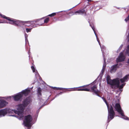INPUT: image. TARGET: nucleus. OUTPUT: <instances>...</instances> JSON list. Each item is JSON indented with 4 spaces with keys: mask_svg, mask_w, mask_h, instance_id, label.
Here are the masks:
<instances>
[{
    "mask_svg": "<svg viewBox=\"0 0 129 129\" xmlns=\"http://www.w3.org/2000/svg\"><path fill=\"white\" fill-rule=\"evenodd\" d=\"M127 33H128V36H129V29H128L127 31Z\"/></svg>",
    "mask_w": 129,
    "mask_h": 129,
    "instance_id": "2f4dec72",
    "label": "nucleus"
},
{
    "mask_svg": "<svg viewBox=\"0 0 129 129\" xmlns=\"http://www.w3.org/2000/svg\"><path fill=\"white\" fill-rule=\"evenodd\" d=\"M63 93V92H60L59 93V94H62V93Z\"/></svg>",
    "mask_w": 129,
    "mask_h": 129,
    "instance_id": "72a5a7b5",
    "label": "nucleus"
},
{
    "mask_svg": "<svg viewBox=\"0 0 129 129\" xmlns=\"http://www.w3.org/2000/svg\"><path fill=\"white\" fill-rule=\"evenodd\" d=\"M94 93H95L98 96H100V95L98 93H99L98 90L97 91L95 92Z\"/></svg>",
    "mask_w": 129,
    "mask_h": 129,
    "instance_id": "c85d7f7f",
    "label": "nucleus"
},
{
    "mask_svg": "<svg viewBox=\"0 0 129 129\" xmlns=\"http://www.w3.org/2000/svg\"><path fill=\"white\" fill-rule=\"evenodd\" d=\"M125 58V57L123 52H121L119 54V56L117 58L116 62H121L124 61Z\"/></svg>",
    "mask_w": 129,
    "mask_h": 129,
    "instance_id": "1a4fd4ad",
    "label": "nucleus"
},
{
    "mask_svg": "<svg viewBox=\"0 0 129 129\" xmlns=\"http://www.w3.org/2000/svg\"><path fill=\"white\" fill-rule=\"evenodd\" d=\"M129 20V14L128 16L124 20L126 22H127Z\"/></svg>",
    "mask_w": 129,
    "mask_h": 129,
    "instance_id": "a878e982",
    "label": "nucleus"
},
{
    "mask_svg": "<svg viewBox=\"0 0 129 129\" xmlns=\"http://www.w3.org/2000/svg\"><path fill=\"white\" fill-rule=\"evenodd\" d=\"M112 107L113 106L115 108V110L117 111L120 114H122V112L123 111L122 110L120 105L119 104L116 103L115 105L113 103L112 104Z\"/></svg>",
    "mask_w": 129,
    "mask_h": 129,
    "instance_id": "6e6552de",
    "label": "nucleus"
},
{
    "mask_svg": "<svg viewBox=\"0 0 129 129\" xmlns=\"http://www.w3.org/2000/svg\"><path fill=\"white\" fill-rule=\"evenodd\" d=\"M89 2H91L92 1L91 0H87Z\"/></svg>",
    "mask_w": 129,
    "mask_h": 129,
    "instance_id": "473e14b6",
    "label": "nucleus"
},
{
    "mask_svg": "<svg viewBox=\"0 0 129 129\" xmlns=\"http://www.w3.org/2000/svg\"><path fill=\"white\" fill-rule=\"evenodd\" d=\"M118 64H116L115 65H113L111 67V68L110 70L111 73L115 72L116 71L118 67Z\"/></svg>",
    "mask_w": 129,
    "mask_h": 129,
    "instance_id": "dca6fc26",
    "label": "nucleus"
},
{
    "mask_svg": "<svg viewBox=\"0 0 129 129\" xmlns=\"http://www.w3.org/2000/svg\"><path fill=\"white\" fill-rule=\"evenodd\" d=\"M30 92V90L26 89L24 90H23L20 93L21 94H22V96H23V95H24L25 96H26Z\"/></svg>",
    "mask_w": 129,
    "mask_h": 129,
    "instance_id": "2eb2a0df",
    "label": "nucleus"
},
{
    "mask_svg": "<svg viewBox=\"0 0 129 129\" xmlns=\"http://www.w3.org/2000/svg\"><path fill=\"white\" fill-rule=\"evenodd\" d=\"M26 31L27 32H30L31 31V29L26 28Z\"/></svg>",
    "mask_w": 129,
    "mask_h": 129,
    "instance_id": "bb28decb",
    "label": "nucleus"
},
{
    "mask_svg": "<svg viewBox=\"0 0 129 129\" xmlns=\"http://www.w3.org/2000/svg\"><path fill=\"white\" fill-rule=\"evenodd\" d=\"M87 11V9H85V8H84L81 9L77 10L74 13L73 12H71L69 13V14H70L71 13H73V15H83L84 14L85 15H86Z\"/></svg>",
    "mask_w": 129,
    "mask_h": 129,
    "instance_id": "423d86ee",
    "label": "nucleus"
},
{
    "mask_svg": "<svg viewBox=\"0 0 129 129\" xmlns=\"http://www.w3.org/2000/svg\"><path fill=\"white\" fill-rule=\"evenodd\" d=\"M41 90L40 87H39L38 88L37 92L38 95H42L41 93Z\"/></svg>",
    "mask_w": 129,
    "mask_h": 129,
    "instance_id": "aec40b11",
    "label": "nucleus"
},
{
    "mask_svg": "<svg viewBox=\"0 0 129 129\" xmlns=\"http://www.w3.org/2000/svg\"><path fill=\"white\" fill-rule=\"evenodd\" d=\"M123 46V44H121L120 46V47H119L118 49V51H120V50H121V48H122V47Z\"/></svg>",
    "mask_w": 129,
    "mask_h": 129,
    "instance_id": "cd10ccee",
    "label": "nucleus"
},
{
    "mask_svg": "<svg viewBox=\"0 0 129 129\" xmlns=\"http://www.w3.org/2000/svg\"><path fill=\"white\" fill-rule=\"evenodd\" d=\"M118 78L112 80L110 79V76L108 75L107 77V81L108 84L111 85V87L112 88L115 89V86H114V84L116 83H118V81L117 80Z\"/></svg>",
    "mask_w": 129,
    "mask_h": 129,
    "instance_id": "7ed1b4c3",
    "label": "nucleus"
},
{
    "mask_svg": "<svg viewBox=\"0 0 129 129\" xmlns=\"http://www.w3.org/2000/svg\"><path fill=\"white\" fill-rule=\"evenodd\" d=\"M126 53L129 55V44L127 46V49L126 50ZM128 63H129V58L128 60Z\"/></svg>",
    "mask_w": 129,
    "mask_h": 129,
    "instance_id": "6ab92c4d",
    "label": "nucleus"
},
{
    "mask_svg": "<svg viewBox=\"0 0 129 129\" xmlns=\"http://www.w3.org/2000/svg\"><path fill=\"white\" fill-rule=\"evenodd\" d=\"M32 102V100L30 97L26 98L22 102V104L26 107Z\"/></svg>",
    "mask_w": 129,
    "mask_h": 129,
    "instance_id": "9b49d317",
    "label": "nucleus"
},
{
    "mask_svg": "<svg viewBox=\"0 0 129 129\" xmlns=\"http://www.w3.org/2000/svg\"><path fill=\"white\" fill-rule=\"evenodd\" d=\"M128 78V75H126L123 78L121 79H120V80L122 83L124 82Z\"/></svg>",
    "mask_w": 129,
    "mask_h": 129,
    "instance_id": "a211bd4d",
    "label": "nucleus"
},
{
    "mask_svg": "<svg viewBox=\"0 0 129 129\" xmlns=\"http://www.w3.org/2000/svg\"><path fill=\"white\" fill-rule=\"evenodd\" d=\"M108 118L111 119H113L115 115V112L113 110V107L111 105L109 108H108Z\"/></svg>",
    "mask_w": 129,
    "mask_h": 129,
    "instance_id": "0eeeda50",
    "label": "nucleus"
},
{
    "mask_svg": "<svg viewBox=\"0 0 129 129\" xmlns=\"http://www.w3.org/2000/svg\"><path fill=\"white\" fill-rule=\"evenodd\" d=\"M120 64H121V65H122V64H121V63H120Z\"/></svg>",
    "mask_w": 129,
    "mask_h": 129,
    "instance_id": "c9c22d12",
    "label": "nucleus"
},
{
    "mask_svg": "<svg viewBox=\"0 0 129 129\" xmlns=\"http://www.w3.org/2000/svg\"><path fill=\"white\" fill-rule=\"evenodd\" d=\"M127 42L129 43V35L127 36Z\"/></svg>",
    "mask_w": 129,
    "mask_h": 129,
    "instance_id": "7c9ffc66",
    "label": "nucleus"
},
{
    "mask_svg": "<svg viewBox=\"0 0 129 129\" xmlns=\"http://www.w3.org/2000/svg\"><path fill=\"white\" fill-rule=\"evenodd\" d=\"M128 75V76H129V74Z\"/></svg>",
    "mask_w": 129,
    "mask_h": 129,
    "instance_id": "e433bc0d",
    "label": "nucleus"
},
{
    "mask_svg": "<svg viewBox=\"0 0 129 129\" xmlns=\"http://www.w3.org/2000/svg\"><path fill=\"white\" fill-rule=\"evenodd\" d=\"M49 21V17H47L46 18L44 21V22L45 23H47L48 21Z\"/></svg>",
    "mask_w": 129,
    "mask_h": 129,
    "instance_id": "5701e85b",
    "label": "nucleus"
},
{
    "mask_svg": "<svg viewBox=\"0 0 129 129\" xmlns=\"http://www.w3.org/2000/svg\"><path fill=\"white\" fill-rule=\"evenodd\" d=\"M31 69L33 70V72H35V68L33 66H31Z\"/></svg>",
    "mask_w": 129,
    "mask_h": 129,
    "instance_id": "393cba45",
    "label": "nucleus"
},
{
    "mask_svg": "<svg viewBox=\"0 0 129 129\" xmlns=\"http://www.w3.org/2000/svg\"><path fill=\"white\" fill-rule=\"evenodd\" d=\"M117 81H118V83H116V84H114V86L115 85H117V88H119L120 89H122L123 88V86L125 85V84L123 83L121 85H119L120 82L119 80L118 79V78L117 80Z\"/></svg>",
    "mask_w": 129,
    "mask_h": 129,
    "instance_id": "f3484780",
    "label": "nucleus"
},
{
    "mask_svg": "<svg viewBox=\"0 0 129 129\" xmlns=\"http://www.w3.org/2000/svg\"><path fill=\"white\" fill-rule=\"evenodd\" d=\"M92 29H93V31H94V33H95V31H94V27H92Z\"/></svg>",
    "mask_w": 129,
    "mask_h": 129,
    "instance_id": "f704fd0d",
    "label": "nucleus"
},
{
    "mask_svg": "<svg viewBox=\"0 0 129 129\" xmlns=\"http://www.w3.org/2000/svg\"><path fill=\"white\" fill-rule=\"evenodd\" d=\"M95 35H96V38H97V41H98V42L99 43V44H100V40H99L98 38V37H97V35H96V33H95Z\"/></svg>",
    "mask_w": 129,
    "mask_h": 129,
    "instance_id": "c756f323",
    "label": "nucleus"
},
{
    "mask_svg": "<svg viewBox=\"0 0 129 129\" xmlns=\"http://www.w3.org/2000/svg\"><path fill=\"white\" fill-rule=\"evenodd\" d=\"M96 82L94 81L90 84L87 85V88L89 90L88 91L94 93L97 91V85L95 84Z\"/></svg>",
    "mask_w": 129,
    "mask_h": 129,
    "instance_id": "39448f33",
    "label": "nucleus"
},
{
    "mask_svg": "<svg viewBox=\"0 0 129 129\" xmlns=\"http://www.w3.org/2000/svg\"><path fill=\"white\" fill-rule=\"evenodd\" d=\"M8 110L7 109H5L0 110V117L4 116L7 114Z\"/></svg>",
    "mask_w": 129,
    "mask_h": 129,
    "instance_id": "ddd939ff",
    "label": "nucleus"
},
{
    "mask_svg": "<svg viewBox=\"0 0 129 129\" xmlns=\"http://www.w3.org/2000/svg\"><path fill=\"white\" fill-rule=\"evenodd\" d=\"M56 13H53L50 14L49 15H48V16L51 17H52L55 16V15H56Z\"/></svg>",
    "mask_w": 129,
    "mask_h": 129,
    "instance_id": "b1692460",
    "label": "nucleus"
},
{
    "mask_svg": "<svg viewBox=\"0 0 129 129\" xmlns=\"http://www.w3.org/2000/svg\"><path fill=\"white\" fill-rule=\"evenodd\" d=\"M122 114H120L122 116V118L126 120H127L128 119V118L126 116H125L124 114L123 111L122 112Z\"/></svg>",
    "mask_w": 129,
    "mask_h": 129,
    "instance_id": "412c9836",
    "label": "nucleus"
},
{
    "mask_svg": "<svg viewBox=\"0 0 129 129\" xmlns=\"http://www.w3.org/2000/svg\"><path fill=\"white\" fill-rule=\"evenodd\" d=\"M26 107L23 104H20L18 105L17 109L18 110L17 114L18 115L21 114L23 112Z\"/></svg>",
    "mask_w": 129,
    "mask_h": 129,
    "instance_id": "9d476101",
    "label": "nucleus"
},
{
    "mask_svg": "<svg viewBox=\"0 0 129 129\" xmlns=\"http://www.w3.org/2000/svg\"><path fill=\"white\" fill-rule=\"evenodd\" d=\"M102 98L103 100L106 103V105L107 106V108H108L109 107V105L108 103L107 102V101H106V99L104 98V97H102Z\"/></svg>",
    "mask_w": 129,
    "mask_h": 129,
    "instance_id": "4be33fe9",
    "label": "nucleus"
},
{
    "mask_svg": "<svg viewBox=\"0 0 129 129\" xmlns=\"http://www.w3.org/2000/svg\"><path fill=\"white\" fill-rule=\"evenodd\" d=\"M32 120L33 118L30 115H28L25 116L24 123L25 126L28 127H30L31 125L30 123L32 122Z\"/></svg>",
    "mask_w": 129,
    "mask_h": 129,
    "instance_id": "20e7f679",
    "label": "nucleus"
},
{
    "mask_svg": "<svg viewBox=\"0 0 129 129\" xmlns=\"http://www.w3.org/2000/svg\"><path fill=\"white\" fill-rule=\"evenodd\" d=\"M87 85H85L82 86H80L78 87L74 88H72L71 89L67 88H57L54 87L53 89H54L57 90H62L63 92H66L68 91H71L77 90L89 91V89L88 88Z\"/></svg>",
    "mask_w": 129,
    "mask_h": 129,
    "instance_id": "f03ea898",
    "label": "nucleus"
},
{
    "mask_svg": "<svg viewBox=\"0 0 129 129\" xmlns=\"http://www.w3.org/2000/svg\"><path fill=\"white\" fill-rule=\"evenodd\" d=\"M22 97V94L20 93L13 96V99L15 101H18L20 100Z\"/></svg>",
    "mask_w": 129,
    "mask_h": 129,
    "instance_id": "f8f14e48",
    "label": "nucleus"
},
{
    "mask_svg": "<svg viewBox=\"0 0 129 129\" xmlns=\"http://www.w3.org/2000/svg\"><path fill=\"white\" fill-rule=\"evenodd\" d=\"M8 104V102L5 100H0V108L5 107Z\"/></svg>",
    "mask_w": 129,
    "mask_h": 129,
    "instance_id": "4468645a",
    "label": "nucleus"
},
{
    "mask_svg": "<svg viewBox=\"0 0 129 129\" xmlns=\"http://www.w3.org/2000/svg\"><path fill=\"white\" fill-rule=\"evenodd\" d=\"M0 16L2 18L6 19L9 21L8 23L14 25L16 26H20L24 25V24H30V25H25L27 26L31 25L33 27H34L37 26V25H41L42 23L41 19H38L33 21H19L13 19L9 17H6L5 16L1 14H0Z\"/></svg>",
    "mask_w": 129,
    "mask_h": 129,
    "instance_id": "f257e3e1",
    "label": "nucleus"
}]
</instances>
